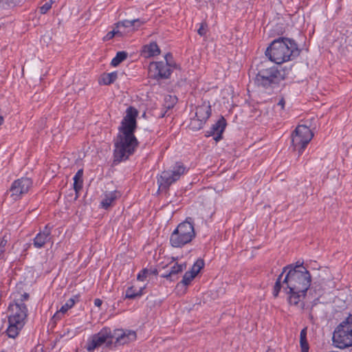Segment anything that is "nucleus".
Returning <instances> with one entry per match:
<instances>
[{"instance_id": "f257e3e1", "label": "nucleus", "mask_w": 352, "mask_h": 352, "mask_svg": "<svg viewBox=\"0 0 352 352\" xmlns=\"http://www.w3.org/2000/svg\"><path fill=\"white\" fill-rule=\"evenodd\" d=\"M138 115V112L135 108L129 107L126 109V115L118 128L119 132L115 141V162H120L128 159L138 145V140L134 135L137 128Z\"/></svg>"}, {"instance_id": "f03ea898", "label": "nucleus", "mask_w": 352, "mask_h": 352, "mask_svg": "<svg viewBox=\"0 0 352 352\" xmlns=\"http://www.w3.org/2000/svg\"><path fill=\"white\" fill-rule=\"evenodd\" d=\"M311 278L309 272L302 265L294 267L286 266L277 278L273 294L278 296L280 288L289 289V292L306 293L310 287Z\"/></svg>"}, {"instance_id": "7ed1b4c3", "label": "nucleus", "mask_w": 352, "mask_h": 352, "mask_svg": "<svg viewBox=\"0 0 352 352\" xmlns=\"http://www.w3.org/2000/svg\"><path fill=\"white\" fill-rule=\"evenodd\" d=\"M298 54L299 50L296 43L284 37L273 41L265 52L270 60L278 65L292 60Z\"/></svg>"}, {"instance_id": "20e7f679", "label": "nucleus", "mask_w": 352, "mask_h": 352, "mask_svg": "<svg viewBox=\"0 0 352 352\" xmlns=\"http://www.w3.org/2000/svg\"><path fill=\"white\" fill-rule=\"evenodd\" d=\"M8 311L10 314L6 333L8 337L15 338L25 324L28 309L24 303L14 302L10 305Z\"/></svg>"}, {"instance_id": "39448f33", "label": "nucleus", "mask_w": 352, "mask_h": 352, "mask_svg": "<svg viewBox=\"0 0 352 352\" xmlns=\"http://www.w3.org/2000/svg\"><path fill=\"white\" fill-rule=\"evenodd\" d=\"M289 73L281 67H271L259 70L254 78L255 84L265 89H272L284 80Z\"/></svg>"}, {"instance_id": "423d86ee", "label": "nucleus", "mask_w": 352, "mask_h": 352, "mask_svg": "<svg viewBox=\"0 0 352 352\" xmlns=\"http://www.w3.org/2000/svg\"><path fill=\"white\" fill-rule=\"evenodd\" d=\"M194 222L191 217L180 223L170 236V243L174 248H182L195 237Z\"/></svg>"}, {"instance_id": "0eeeda50", "label": "nucleus", "mask_w": 352, "mask_h": 352, "mask_svg": "<svg viewBox=\"0 0 352 352\" xmlns=\"http://www.w3.org/2000/svg\"><path fill=\"white\" fill-rule=\"evenodd\" d=\"M332 339L334 344L340 349L352 346V314H349L336 328Z\"/></svg>"}, {"instance_id": "6e6552de", "label": "nucleus", "mask_w": 352, "mask_h": 352, "mask_svg": "<svg viewBox=\"0 0 352 352\" xmlns=\"http://www.w3.org/2000/svg\"><path fill=\"white\" fill-rule=\"evenodd\" d=\"M186 171V167L181 162H177L170 169L163 171L157 177L159 190H167L172 184L179 180Z\"/></svg>"}, {"instance_id": "1a4fd4ad", "label": "nucleus", "mask_w": 352, "mask_h": 352, "mask_svg": "<svg viewBox=\"0 0 352 352\" xmlns=\"http://www.w3.org/2000/svg\"><path fill=\"white\" fill-rule=\"evenodd\" d=\"M314 137L311 129L305 125H298L292 135V144L295 151L301 154Z\"/></svg>"}, {"instance_id": "9d476101", "label": "nucleus", "mask_w": 352, "mask_h": 352, "mask_svg": "<svg viewBox=\"0 0 352 352\" xmlns=\"http://www.w3.org/2000/svg\"><path fill=\"white\" fill-rule=\"evenodd\" d=\"M113 343L111 339V331L109 328H103L98 333L94 334L87 341L86 349L89 352L94 351L105 344L109 346Z\"/></svg>"}, {"instance_id": "9b49d317", "label": "nucleus", "mask_w": 352, "mask_h": 352, "mask_svg": "<svg viewBox=\"0 0 352 352\" xmlns=\"http://www.w3.org/2000/svg\"><path fill=\"white\" fill-rule=\"evenodd\" d=\"M32 186V180L28 177H21L15 180L10 188V197L16 201L28 193Z\"/></svg>"}, {"instance_id": "f8f14e48", "label": "nucleus", "mask_w": 352, "mask_h": 352, "mask_svg": "<svg viewBox=\"0 0 352 352\" xmlns=\"http://www.w3.org/2000/svg\"><path fill=\"white\" fill-rule=\"evenodd\" d=\"M173 67L172 63L164 61L153 62L149 65V71L156 79H166L170 76Z\"/></svg>"}, {"instance_id": "ddd939ff", "label": "nucleus", "mask_w": 352, "mask_h": 352, "mask_svg": "<svg viewBox=\"0 0 352 352\" xmlns=\"http://www.w3.org/2000/svg\"><path fill=\"white\" fill-rule=\"evenodd\" d=\"M135 331L129 329H116L111 331V339L116 344H125L136 340Z\"/></svg>"}, {"instance_id": "4468645a", "label": "nucleus", "mask_w": 352, "mask_h": 352, "mask_svg": "<svg viewBox=\"0 0 352 352\" xmlns=\"http://www.w3.org/2000/svg\"><path fill=\"white\" fill-rule=\"evenodd\" d=\"M52 227L46 225L43 230L38 233L33 240V245L36 248L40 249L44 245L52 241L51 236Z\"/></svg>"}, {"instance_id": "2eb2a0df", "label": "nucleus", "mask_w": 352, "mask_h": 352, "mask_svg": "<svg viewBox=\"0 0 352 352\" xmlns=\"http://www.w3.org/2000/svg\"><path fill=\"white\" fill-rule=\"evenodd\" d=\"M226 120L221 118L206 131V136H214V140L216 142L219 141L222 139V133L226 128Z\"/></svg>"}, {"instance_id": "dca6fc26", "label": "nucleus", "mask_w": 352, "mask_h": 352, "mask_svg": "<svg viewBox=\"0 0 352 352\" xmlns=\"http://www.w3.org/2000/svg\"><path fill=\"white\" fill-rule=\"evenodd\" d=\"M211 115V107L210 102H204L196 107L195 117L206 122Z\"/></svg>"}, {"instance_id": "f3484780", "label": "nucleus", "mask_w": 352, "mask_h": 352, "mask_svg": "<svg viewBox=\"0 0 352 352\" xmlns=\"http://www.w3.org/2000/svg\"><path fill=\"white\" fill-rule=\"evenodd\" d=\"M78 300V297L77 296H74L72 298H69L65 305H63L60 309L56 311V313L54 315V318L55 319H60L61 316L65 314L69 309L73 307L75 305L76 302Z\"/></svg>"}, {"instance_id": "a211bd4d", "label": "nucleus", "mask_w": 352, "mask_h": 352, "mask_svg": "<svg viewBox=\"0 0 352 352\" xmlns=\"http://www.w3.org/2000/svg\"><path fill=\"white\" fill-rule=\"evenodd\" d=\"M185 268L186 265L184 264L175 263L173 266L170 267V270H167V272L162 274V277L173 280L174 276L182 272Z\"/></svg>"}, {"instance_id": "6ab92c4d", "label": "nucleus", "mask_w": 352, "mask_h": 352, "mask_svg": "<svg viewBox=\"0 0 352 352\" xmlns=\"http://www.w3.org/2000/svg\"><path fill=\"white\" fill-rule=\"evenodd\" d=\"M160 53V50L156 43H151L143 47L142 54L144 57L155 56Z\"/></svg>"}, {"instance_id": "aec40b11", "label": "nucleus", "mask_w": 352, "mask_h": 352, "mask_svg": "<svg viewBox=\"0 0 352 352\" xmlns=\"http://www.w3.org/2000/svg\"><path fill=\"white\" fill-rule=\"evenodd\" d=\"M118 198L117 192H110L104 194V197L101 201V206L103 208L107 209L111 206L113 202Z\"/></svg>"}, {"instance_id": "412c9836", "label": "nucleus", "mask_w": 352, "mask_h": 352, "mask_svg": "<svg viewBox=\"0 0 352 352\" xmlns=\"http://www.w3.org/2000/svg\"><path fill=\"white\" fill-rule=\"evenodd\" d=\"M83 170L80 169L74 177V188L76 192L80 191L82 187Z\"/></svg>"}, {"instance_id": "4be33fe9", "label": "nucleus", "mask_w": 352, "mask_h": 352, "mask_svg": "<svg viewBox=\"0 0 352 352\" xmlns=\"http://www.w3.org/2000/svg\"><path fill=\"white\" fill-rule=\"evenodd\" d=\"M205 123L206 122L195 116L193 118H191L188 127L190 130L197 131L202 129Z\"/></svg>"}, {"instance_id": "5701e85b", "label": "nucleus", "mask_w": 352, "mask_h": 352, "mask_svg": "<svg viewBox=\"0 0 352 352\" xmlns=\"http://www.w3.org/2000/svg\"><path fill=\"white\" fill-rule=\"evenodd\" d=\"M118 77V74L116 72L104 74L100 78V82H102L104 85H108L113 83Z\"/></svg>"}, {"instance_id": "b1692460", "label": "nucleus", "mask_w": 352, "mask_h": 352, "mask_svg": "<svg viewBox=\"0 0 352 352\" xmlns=\"http://www.w3.org/2000/svg\"><path fill=\"white\" fill-rule=\"evenodd\" d=\"M287 294H289V302L290 305H297L300 300L302 296H305L306 293H293L289 292V289L285 290Z\"/></svg>"}, {"instance_id": "393cba45", "label": "nucleus", "mask_w": 352, "mask_h": 352, "mask_svg": "<svg viewBox=\"0 0 352 352\" xmlns=\"http://www.w3.org/2000/svg\"><path fill=\"white\" fill-rule=\"evenodd\" d=\"M157 274V270L156 269H143L137 276L138 280L143 281L149 274L156 275Z\"/></svg>"}, {"instance_id": "a878e982", "label": "nucleus", "mask_w": 352, "mask_h": 352, "mask_svg": "<svg viewBox=\"0 0 352 352\" xmlns=\"http://www.w3.org/2000/svg\"><path fill=\"white\" fill-rule=\"evenodd\" d=\"M127 57V54L125 52H118L116 56L111 60V65L116 67L121 62L124 60Z\"/></svg>"}, {"instance_id": "bb28decb", "label": "nucleus", "mask_w": 352, "mask_h": 352, "mask_svg": "<svg viewBox=\"0 0 352 352\" xmlns=\"http://www.w3.org/2000/svg\"><path fill=\"white\" fill-rule=\"evenodd\" d=\"M204 261L201 258H199L196 261V262L194 263V265L192 266L191 270L190 272L194 275L197 276L198 273L200 272V270L204 267Z\"/></svg>"}, {"instance_id": "cd10ccee", "label": "nucleus", "mask_w": 352, "mask_h": 352, "mask_svg": "<svg viewBox=\"0 0 352 352\" xmlns=\"http://www.w3.org/2000/svg\"><path fill=\"white\" fill-rule=\"evenodd\" d=\"M142 294V288L136 291L133 289V287H129L126 291L125 296L126 298L133 299L137 296H140Z\"/></svg>"}, {"instance_id": "c85d7f7f", "label": "nucleus", "mask_w": 352, "mask_h": 352, "mask_svg": "<svg viewBox=\"0 0 352 352\" xmlns=\"http://www.w3.org/2000/svg\"><path fill=\"white\" fill-rule=\"evenodd\" d=\"M116 28H127L129 29V31L133 32V19L132 20H124L122 21H119L117 23H116Z\"/></svg>"}, {"instance_id": "c756f323", "label": "nucleus", "mask_w": 352, "mask_h": 352, "mask_svg": "<svg viewBox=\"0 0 352 352\" xmlns=\"http://www.w3.org/2000/svg\"><path fill=\"white\" fill-rule=\"evenodd\" d=\"M177 100V98L174 96L168 95V96H166L165 103H164L165 108H166L167 109H170L176 104Z\"/></svg>"}, {"instance_id": "7c9ffc66", "label": "nucleus", "mask_w": 352, "mask_h": 352, "mask_svg": "<svg viewBox=\"0 0 352 352\" xmlns=\"http://www.w3.org/2000/svg\"><path fill=\"white\" fill-rule=\"evenodd\" d=\"M195 277V276H194L190 271H188L184 274L180 284H182L184 286H187L190 283Z\"/></svg>"}, {"instance_id": "2f4dec72", "label": "nucleus", "mask_w": 352, "mask_h": 352, "mask_svg": "<svg viewBox=\"0 0 352 352\" xmlns=\"http://www.w3.org/2000/svg\"><path fill=\"white\" fill-rule=\"evenodd\" d=\"M300 344L301 347H308L309 344L307 340V329L304 328L301 330L300 334Z\"/></svg>"}, {"instance_id": "473e14b6", "label": "nucleus", "mask_w": 352, "mask_h": 352, "mask_svg": "<svg viewBox=\"0 0 352 352\" xmlns=\"http://www.w3.org/2000/svg\"><path fill=\"white\" fill-rule=\"evenodd\" d=\"M123 33L120 30V28H115L112 31L109 32L107 35L104 36V39L105 41H109L113 38L115 36H122Z\"/></svg>"}, {"instance_id": "72a5a7b5", "label": "nucleus", "mask_w": 352, "mask_h": 352, "mask_svg": "<svg viewBox=\"0 0 352 352\" xmlns=\"http://www.w3.org/2000/svg\"><path fill=\"white\" fill-rule=\"evenodd\" d=\"M146 23V20L145 19H133V32L138 30L142 25Z\"/></svg>"}, {"instance_id": "f704fd0d", "label": "nucleus", "mask_w": 352, "mask_h": 352, "mask_svg": "<svg viewBox=\"0 0 352 352\" xmlns=\"http://www.w3.org/2000/svg\"><path fill=\"white\" fill-rule=\"evenodd\" d=\"M8 243V240L6 236H3L0 241V259L3 258V253L5 252V248Z\"/></svg>"}, {"instance_id": "c9c22d12", "label": "nucleus", "mask_w": 352, "mask_h": 352, "mask_svg": "<svg viewBox=\"0 0 352 352\" xmlns=\"http://www.w3.org/2000/svg\"><path fill=\"white\" fill-rule=\"evenodd\" d=\"M52 8V3L46 2L43 6L40 8V12L42 14H45Z\"/></svg>"}, {"instance_id": "e433bc0d", "label": "nucleus", "mask_w": 352, "mask_h": 352, "mask_svg": "<svg viewBox=\"0 0 352 352\" xmlns=\"http://www.w3.org/2000/svg\"><path fill=\"white\" fill-rule=\"evenodd\" d=\"M206 28H207V26L206 24L201 23L199 28L198 29V31H197L198 34L200 36H204L207 32Z\"/></svg>"}, {"instance_id": "4c0bfd02", "label": "nucleus", "mask_w": 352, "mask_h": 352, "mask_svg": "<svg viewBox=\"0 0 352 352\" xmlns=\"http://www.w3.org/2000/svg\"><path fill=\"white\" fill-rule=\"evenodd\" d=\"M29 298V294L27 293H24L21 295L20 302H17L18 303H23V301L27 300Z\"/></svg>"}, {"instance_id": "58836bf2", "label": "nucleus", "mask_w": 352, "mask_h": 352, "mask_svg": "<svg viewBox=\"0 0 352 352\" xmlns=\"http://www.w3.org/2000/svg\"><path fill=\"white\" fill-rule=\"evenodd\" d=\"M173 56L172 55L170 54V53H168L167 54H166L165 56V60L166 61L164 63H171V59H172Z\"/></svg>"}, {"instance_id": "ea45409f", "label": "nucleus", "mask_w": 352, "mask_h": 352, "mask_svg": "<svg viewBox=\"0 0 352 352\" xmlns=\"http://www.w3.org/2000/svg\"><path fill=\"white\" fill-rule=\"evenodd\" d=\"M102 303V301L99 298H96L94 300V305L96 307H100Z\"/></svg>"}, {"instance_id": "a19ab883", "label": "nucleus", "mask_w": 352, "mask_h": 352, "mask_svg": "<svg viewBox=\"0 0 352 352\" xmlns=\"http://www.w3.org/2000/svg\"><path fill=\"white\" fill-rule=\"evenodd\" d=\"M285 104V100L283 98L280 100V101L278 102V105L280 106L282 109L284 108Z\"/></svg>"}, {"instance_id": "79ce46f5", "label": "nucleus", "mask_w": 352, "mask_h": 352, "mask_svg": "<svg viewBox=\"0 0 352 352\" xmlns=\"http://www.w3.org/2000/svg\"><path fill=\"white\" fill-rule=\"evenodd\" d=\"M6 3L8 6H11V5L14 4V1L13 0H6Z\"/></svg>"}, {"instance_id": "37998d69", "label": "nucleus", "mask_w": 352, "mask_h": 352, "mask_svg": "<svg viewBox=\"0 0 352 352\" xmlns=\"http://www.w3.org/2000/svg\"><path fill=\"white\" fill-rule=\"evenodd\" d=\"M309 351V346L308 347H301V352H308Z\"/></svg>"}, {"instance_id": "c03bdc74", "label": "nucleus", "mask_w": 352, "mask_h": 352, "mask_svg": "<svg viewBox=\"0 0 352 352\" xmlns=\"http://www.w3.org/2000/svg\"><path fill=\"white\" fill-rule=\"evenodd\" d=\"M3 118L0 116V126L3 123Z\"/></svg>"}, {"instance_id": "a18cd8bd", "label": "nucleus", "mask_w": 352, "mask_h": 352, "mask_svg": "<svg viewBox=\"0 0 352 352\" xmlns=\"http://www.w3.org/2000/svg\"><path fill=\"white\" fill-rule=\"evenodd\" d=\"M159 116L161 117V118H163V117L165 116V113H163L161 115H160Z\"/></svg>"}]
</instances>
